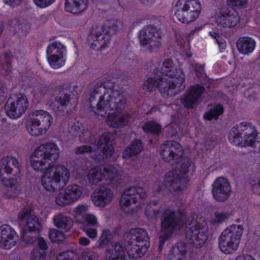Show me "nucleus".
I'll use <instances>...</instances> for the list:
<instances>
[{
	"instance_id": "1",
	"label": "nucleus",
	"mask_w": 260,
	"mask_h": 260,
	"mask_svg": "<svg viewBox=\"0 0 260 260\" xmlns=\"http://www.w3.org/2000/svg\"><path fill=\"white\" fill-rule=\"evenodd\" d=\"M59 150L54 143H46L39 146L30 158V164L36 171L44 172L41 183L44 188L54 192L63 187L70 178V171L61 165H51L59 157Z\"/></svg>"
},
{
	"instance_id": "2",
	"label": "nucleus",
	"mask_w": 260,
	"mask_h": 260,
	"mask_svg": "<svg viewBox=\"0 0 260 260\" xmlns=\"http://www.w3.org/2000/svg\"><path fill=\"white\" fill-rule=\"evenodd\" d=\"M89 101L92 111L103 117L108 115L110 111H120L127 104L123 94L111 82L97 86L91 92Z\"/></svg>"
},
{
	"instance_id": "3",
	"label": "nucleus",
	"mask_w": 260,
	"mask_h": 260,
	"mask_svg": "<svg viewBox=\"0 0 260 260\" xmlns=\"http://www.w3.org/2000/svg\"><path fill=\"white\" fill-rule=\"evenodd\" d=\"M121 25L120 21L111 19L106 21L102 27L98 26L92 27L88 39L90 47L95 50H101L107 47L111 37L117 32Z\"/></svg>"
},
{
	"instance_id": "4",
	"label": "nucleus",
	"mask_w": 260,
	"mask_h": 260,
	"mask_svg": "<svg viewBox=\"0 0 260 260\" xmlns=\"http://www.w3.org/2000/svg\"><path fill=\"white\" fill-rule=\"evenodd\" d=\"M127 243L126 249L119 242L112 243L111 247L107 250V260H125V250L131 259L140 258L146 253L148 247L129 240Z\"/></svg>"
},
{
	"instance_id": "5",
	"label": "nucleus",
	"mask_w": 260,
	"mask_h": 260,
	"mask_svg": "<svg viewBox=\"0 0 260 260\" xmlns=\"http://www.w3.org/2000/svg\"><path fill=\"white\" fill-rule=\"evenodd\" d=\"M182 214L177 211L168 209L162 210L161 216V232L159 237V248L161 249L164 243L183 224Z\"/></svg>"
},
{
	"instance_id": "6",
	"label": "nucleus",
	"mask_w": 260,
	"mask_h": 260,
	"mask_svg": "<svg viewBox=\"0 0 260 260\" xmlns=\"http://www.w3.org/2000/svg\"><path fill=\"white\" fill-rule=\"evenodd\" d=\"M185 238L187 242L198 248L201 247L207 240L208 228L204 218H197L189 222L185 227Z\"/></svg>"
},
{
	"instance_id": "7",
	"label": "nucleus",
	"mask_w": 260,
	"mask_h": 260,
	"mask_svg": "<svg viewBox=\"0 0 260 260\" xmlns=\"http://www.w3.org/2000/svg\"><path fill=\"white\" fill-rule=\"evenodd\" d=\"M119 169L113 166H96L88 171L87 178L91 185L110 184L119 179Z\"/></svg>"
},
{
	"instance_id": "8",
	"label": "nucleus",
	"mask_w": 260,
	"mask_h": 260,
	"mask_svg": "<svg viewBox=\"0 0 260 260\" xmlns=\"http://www.w3.org/2000/svg\"><path fill=\"white\" fill-rule=\"evenodd\" d=\"M256 138L255 127L248 122L235 125L229 134V139L232 143L242 147L252 146Z\"/></svg>"
},
{
	"instance_id": "9",
	"label": "nucleus",
	"mask_w": 260,
	"mask_h": 260,
	"mask_svg": "<svg viewBox=\"0 0 260 260\" xmlns=\"http://www.w3.org/2000/svg\"><path fill=\"white\" fill-rule=\"evenodd\" d=\"M243 228L241 225L233 224L221 233L218 239L220 249L225 254H231L236 251L239 247Z\"/></svg>"
},
{
	"instance_id": "10",
	"label": "nucleus",
	"mask_w": 260,
	"mask_h": 260,
	"mask_svg": "<svg viewBox=\"0 0 260 260\" xmlns=\"http://www.w3.org/2000/svg\"><path fill=\"white\" fill-rule=\"evenodd\" d=\"M202 10L199 0H178L174 7L176 17L179 21L189 23L194 21Z\"/></svg>"
},
{
	"instance_id": "11",
	"label": "nucleus",
	"mask_w": 260,
	"mask_h": 260,
	"mask_svg": "<svg viewBox=\"0 0 260 260\" xmlns=\"http://www.w3.org/2000/svg\"><path fill=\"white\" fill-rule=\"evenodd\" d=\"M193 166L192 161L189 159H185L181 165L179 172L173 170L168 172L165 176L164 187L170 191L174 190L180 191L184 188L183 180L185 179V175L190 171H193Z\"/></svg>"
},
{
	"instance_id": "12",
	"label": "nucleus",
	"mask_w": 260,
	"mask_h": 260,
	"mask_svg": "<svg viewBox=\"0 0 260 260\" xmlns=\"http://www.w3.org/2000/svg\"><path fill=\"white\" fill-rule=\"evenodd\" d=\"M176 77L161 76L159 83V92L165 98L175 95L185 89L184 75L182 70H179Z\"/></svg>"
},
{
	"instance_id": "13",
	"label": "nucleus",
	"mask_w": 260,
	"mask_h": 260,
	"mask_svg": "<svg viewBox=\"0 0 260 260\" xmlns=\"http://www.w3.org/2000/svg\"><path fill=\"white\" fill-rule=\"evenodd\" d=\"M146 197V193L143 188L140 186H132L125 189L119 201L121 210L125 213L133 211L132 206L141 203Z\"/></svg>"
},
{
	"instance_id": "14",
	"label": "nucleus",
	"mask_w": 260,
	"mask_h": 260,
	"mask_svg": "<svg viewBox=\"0 0 260 260\" xmlns=\"http://www.w3.org/2000/svg\"><path fill=\"white\" fill-rule=\"evenodd\" d=\"M28 107V100L24 94H15L8 99L5 110L9 117L16 119L21 117Z\"/></svg>"
},
{
	"instance_id": "15",
	"label": "nucleus",
	"mask_w": 260,
	"mask_h": 260,
	"mask_svg": "<svg viewBox=\"0 0 260 260\" xmlns=\"http://www.w3.org/2000/svg\"><path fill=\"white\" fill-rule=\"evenodd\" d=\"M160 154L164 161L171 165H176L181 160L183 151L179 143L168 141L161 146Z\"/></svg>"
},
{
	"instance_id": "16",
	"label": "nucleus",
	"mask_w": 260,
	"mask_h": 260,
	"mask_svg": "<svg viewBox=\"0 0 260 260\" xmlns=\"http://www.w3.org/2000/svg\"><path fill=\"white\" fill-rule=\"evenodd\" d=\"M139 40L141 45H148L147 51L149 52L160 45V34L152 25H146L140 30Z\"/></svg>"
},
{
	"instance_id": "17",
	"label": "nucleus",
	"mask_w": 260,
	"mask_h": 260,
	"mask_svg": "<svg viewBox=\"0 0 260 260\" xmlns=\"http://www.w3.org/2000/svg\"><path fill=\"white\" fill-rule=\"evenodd\" d=\"M66 47L61 43L54 42L49 44L47 49V59L50 66L54 69H58L65 63L64 54Z\"/></svg>"
},
{
	"instance_id": "18",
	"label": "nucleus",
	"mask_w": 260,
	"mask_h": 260,
	"mask_svg": "<svg viewBox=\"0 0 260 260\" xmlns=\"http://www.w3.org/2000/svg\"><path fill=\"white\" fill-rule=\"evenodd\" d=\"M212 193L217 201H226L231 193V187L228 179L222 177L217 178L212 185Z\"/></svg>"
},
{
	"instance_id": "19",
	"label": "nucleus",
	"mask_w": 260,
	"mask_h": 260,
	"mask_svg": "<svg viewBox=\"0 0 260 260\" xmlns=\"http://www.w3.org/2000/svg\"><path fill=\"white\" fill-rule=\"evenodd\" d=\"M18 235L15 230L9 224H5L0 226V247L9 250L17 243Z\"/></svg>"
},
{
	"instance_id": "20",
	"label": "nucleus",
	"mask_w": 260,
	"mask_h": 260,
	"mask_svg": "<svg viewBox=\"0 0 260 260\" xmlns=\"http://www.w3.org/2000/svg\"><path fill=\"white\" fill-rule=\"evenodd\" d=\"M53 90L55 104H57L54 110L57 112L58 115H63L69 111L67 105L71 100L70 91L63 89L59 86L53 87Z\"/></svg>"
},
{
	"instance_id": "21",
	"label": "nucleus",
	"mask_w": 260,
	"mask_h": 260,
	"mask_svg": "<svg viewBox=\"0 0 260 260\" xmlns=\"http://www.w3.org/2000/svg\"><path fill=\"white\" fill-rule=\"evenodd\" d=\"M205 92V88L200 85L191 86L186 91L185 96L182 99V103L187 109L193 108V106L201 99Z\"/></svg>"
},
{
	"instance_id": "22",
	"label": "nucleus",
	"mask_w": 260,
	"mask_h": 260,
	"mask_svg": "<svg viewBox=\"0 0 260 260\" xmlns=\"http://www.w3.org/2000/svg\"><path fill=\"white\" fill-rule=\"evenodd\" d=\"M126 105L120 111H110L108 115L106 116H108L107 123L110 127L120 128L127 125L131 116L128 113H122Z\"/></svg>"
},
{
	"instance_id": "23",
	"label": "nucleus",
	"mask_w": 260,
	"mask_h": 260,
	"mask_svg": "<svg viewBox=\"0 0 260 260\" xmlns=\"http://www.w3.org/2000/svg\"><path fill=\"white\" fill-rule=\"evenodd\" d=\"M113 135L109 133H105L99 137L97 145L101 148V151L103 154L100 156H96L94 159L100 160L104 157H111L114 153V147L112 145Z\"/></svg>"
},
{
	"instance_id": "24",
	"label": "nucleus",
	"mask_w": 260,
	"mask_h": 260,
	"mask_svg": "<svg viewBox=\"0 0 260 260\" xmlns=\"http://www.w3.org/2000/svg\"><path fill=\"white\" fill-rule=\"evenodd\" d=\"M92 200L94 205L100 207H104L109 204L113 197L111 190L108 188H101L98 192L92 196Z\"/></svg>"
},
{
	"instance_id": "25",
	"label": "nucleus",
	"mask_w": 260,
	"mask_h": 260,
	"mask_svg": "<svg viewBox=\"0 0 260 260\" xmlns=\"http://www.w3.org/2000/svg\"><path fill=\"white\" fill-rule=\"evenodd\" d=\"M20 165L18 160L11 156H7L1 159L0 162V176H3L4 173L11 174L13 171L15 173L19 172Z\"/></svg>"
},
{
	"instance_id": "26",
	"label": "nucleus",
	"mask_w": 260,
	"mask_h": 260,
	"mask_svg": "<svg viewBox=\"0 0 260 260\" xmlns=\"http://www.w3.org/2000/svg\"><path fill=\"white\" fill-rule=\"evenodd\" d=\"M29 117L35 122L45 127L46 130L49 128L52 122L51 115L48 112L42 110L31 112L29 113Z\"/></svg>"
},
{
	"instance_id": "27",
	"label": "nucleus",
	"mask_w": 260,
	"mask_h": 260,
	"mask_svg": "<svg viewBox=\"0 0 260 260\" xmlns=\"http://www.w3.org/2000/svg\"><path fill=\"white\" fill-rule=\"evenodd\" d=\"M20 220L26 219V222L23 229L38 231L40 224L38 218L32 214H30L28 209L22 210L18 214Z\"/></svg>"
},
{
	"instance_id": "28",
	"label": "nucleus",
	"mask_w": 260,
	"mask_h": 260,
	"mask_svg": "<svg viewBox=\"0 0 260 260\" xmlns=\"http://www.w3.org/2000/svg\"><path fill=\"white\" fill-rule=\"evenodd\" d=\"M127 238L128 240L137 242L141 245H145V246H149V237L146 231L140 228H136L132 229L129 231Z\"/></svg>"
},
{
	"instance_id": "29",
	"label": "nucleus",
	"mask_w": 260,
	"mask_h": 260,
	"mask_svg": "<svg viewBox=\"0 0 260 260\" xmlns=\"http://www.w3.org/2000/svg\"><path fill=\"white\" fill-rule=\"evenodd\" d=\"M87 0H66V11L74 14H79L87 8Z\"/></svg>"
},
{
	"instance_id": "30",
	"label": "nucleus",
	"mask_w": 260,
	"mask_h": 260,
	"mask_svg": "<svg viewBox=\"0 0 260 260\" xmlns=\"http://www.w3.org/2000/svg\"><path fill=\"white\" fill-rule=\"evenodd\" d=\"M53 221L56 227L64 231H69L73 225L72 218L64 213L56 214L53 218Z\"/></svg>"
},
{
	"instance_id": "31",
	"label": "nucleus",
	"mask_w": 260,
	"mask_h": 260,
	"mask_svg": "<svg viewBox=\"0 0 260 260\" xmlns=\"http://www.w3.org/2000/svg\"><path fill=\"white\" fill-rule=\"evenodd\" d=\"M236 46L240 53L248 55L254 49L255 42L254 40L250 37H241L237 41Z\"/></svg>"
},
{
	"instance_id": "32",
	"label": "nucleus",
	"mask_w": 260,
	"mask_h": 260,
	"mask_svg": "<svg viewBox=\"0 0 260 260\" xmlns=\"http://www.w3.org/2000/svg\"><path fill=\"white\" fill-rule=\"evenodd\" d=\"M186 247L184 243L178 242L174 245L169 254V260H186Z\"/></svg>"
},
{
	"instance_id": "33",
	"label": "nucleus",
	"mask_w": 260,
	"mask_h": 260,
	"mask_svg": "<svg viewBox=\"0 0 260 260\" xmlns=\"http://www.w3.org/2000/svg\"><path fill=\"white\" fill-rule=\"evenodd\" d=\"M181 69H177L174 67L173 60L171 59H165L162 62V66L159 72L164 77H176L178 72Z\"/></svg>"
},
{
	"instance_id": "34",
	"label": "nucleus",
	"mask_w": 260,
	"mask_h": 260,
	"mask_svg": "<svg viewBox=\"0 0 260 260\" xmlns=\"http://www.w3.org/2000/svg\"><path fill=\"white\" fill-rule=\"evenodd\" d=\"M239 19L237 15L235 14H221L218 16L216 22L218 26L223 28L235 26Z\"/></svg>"
},
{
	"instance_id": "35",
	"label": "nucleus",
	"mask_w": 260,
	"mask_h": 260,
	"mask_svg": "<svg viewBox=\"0 0 260 260\" xmlns=\"http://www.w3.org/2000/svg\"><path fill=\"white\" fill-rule=\"evenodd\" d=\"M71 203L76 202L81 196L82 191L80 186L76 185L68 186L64 191Z\"/></svg>"
},
{
	"instance_id": "36",
	"label": "nucleus",
	"mask_w": 260,
	"mask_h": 260,
	"mask_svg": "<svg viewBox=\"0 0 260 260\" xmlns=\"http://www.w3.org/2000/svg\"><path fill=\"white\" fill-rule=\"evenodd\" d=\"M143 149L142 142L140 140H135L128 147L123 153V157L128 159L130 157L139 154Z\"/></svg>"
},
{
	"instance_id": "37",
	"label": "nucleus",
	"mask_w": 260,
	"mask_h": 260,
	"mask_svg": "<svg viewBox=\"0 0 260 260\" xmlns=\"http://www.w3.org/2000/svg\"><path fill=\"white\" fill-rule=\"evenodd\" d=\"M26 128L28 133L34 136H39L44 134L47 130L32 119H29L26 125Z\"/></svg>"
},
{
	"instance_id": "38",
	"label": "nucleus",
	"mask_w": 260,
	"mask_h": 260,
	"mask_svg": "<svg viewBox=\"0 0 260 260\" xmlns=\"http://www.w3.org/2000/svg\"><path fill=\"white\" fill-rule=\"evenodd\" d=\"M161 76L157 75L153 77L148 78L144 83L143 88L147 91H151L156 88L159 89V83L161 82Z\"/></svg>"
},
{
	"instance_id": "39",
	"label": "nucleus",
	"mask_w": 260,
	"mask_h": 260,
	"mask_svg": "<svg viewBox=\"0 0 260 260\" xmlns=\"http://www.w3.org/2000/svg\"><path fill=\"white\" fill-rule=\"evenodd\" d=\"M38 231L23 229L21 233V238L25 243L31 245L38 239Z\"/></svg>"
},
{
	"instance_id": "40",
	"label": "nucleus",
	"mask_w": 260,
	"mask_h": 260,
	"mask_svg": "<svg viewBox=\"0 0 260 260\" xmlns=\"http://www.w3.org/2000/svg\"><path fill=\"white\" fill-rule=\"evenodd\" d=\"M78 223L81 224L82 227L84 226L97 227L98 226L97 217L93 214H85L82 220L78 219Z\"/></svg>"
},
{
	"instance_id": "41",
	"label": "nucleus",
	"mask_w": 260,
	"mask_h": 260,
	"mask_svg": "<svg viewBox=\"0 0 260 260\" xmlns=\"http://www.w3.org/2000/svg\"><path fill=\"white\" fill-rule=\"evenodd\" d=\"M223 112V108L220 105H216L211 107L207 112H206L204 117L208 120H211L212 119H216L219 115L221 114Z\"/></svg>"
},
{
	"instance_id": "42",
	"label": "nucleus",
	"mask_w": 260,
	"mask_h": 260,
	"mask_svg": "<svg viewBox=\"0 0 260 260\" xmlns=\"http://www.w3.org/2000/svg\"><path fill=\"white\" fill-rule=\"evenodd\" d=\"M48 88L44 83H38L35 85L31 91V94L37 99H41L48 91Z\"/></svg>"
},
{
	"instance_id": "43",
	"label": "nucleus",
	"mask_w": 260,
	"mask_h": 260,
	"mask_svg": "<svg viewBox=\"0 0 260 260\" xmlns=\"http://www.w3.org/2000/svg\"><path fill=\"white\" fill-rule=\"evenodd\" d=\"M230 214L228 212L216 211L213 217L211 220L212 224H219L226 221L230 217Z\"/></svg>"
},
{
	"instance_id": "44",
	"label": "nucleus",
	"mask_w": 260,
	"mask_h": 260,
	"mask_svg": "<svg viewBox=\"0 0 260 260\" xmlns=\"http://www.w3.org/2000/svg\"><path fill=\"white\" fill-rule=\"evenodd\" d=\"M145 132H149L155 135H158L160 133V126L155 122L149 121L145 123L142 126Z\"/></svg>"
},
{
	"instance_id": "45",
	"label": "nucleus",
	"mask_w": 260,
	"mask_h": 260,
	"mask_svg": "<svg viewBox=\"0 0 260 260\" xmlns=\"http://www.w3.org/2000/svg\"><path fill=\"white\" fill-rule=\"evenodd\" d=\"M2 183L5 186L9 187L12 191H14V193H16L18 191L19 184L15 179H6L3 176H0Z\"/></svg>"
},
{
	"instance_id": "46",
	"label": "nucleus",
	"mask_w": 260,
	"mask_h": 260,
	"mask_svg": "<svg viewBox=\"0 0 260 260\" xmlns=\"http://www.w3.org/2000/svg\"><path fill=\"white\" fill-rule=\"evenodd\" d=\"M109 231L108 230L104 231L102 232L95 245L96 248L99 249H103L108 245L109 242Z\"/></svg>"
},
{
	"instance_id": "47",
	"label": "nucleus",
	"mask_w": 260,
	"mask_h": 260,
	"mask_svg": "<svg viewBox=\"0 0 260 260\" xmlns=\"http://www.w3.org/2000/svg\"><path fill=\"white\" fill-rule=\"evenodd\" d=\"M84 132V130L82 128L79 123H74L69 129V132L71 136L73 137H78L80 139L83 137V134Z\"/></svg>"
},
{
	"instance_id": "48",
	"label": "nucleus",
	"mask_w": 260,
	"mask_h": 260,
	"mask_svg": "<svg viewBox=\"0 0 260 260\" xmlns=\"http://www.w3.org/2000/svg\"><path fill=\"white\" fill-rule=\"evenodd\" d=\"M55 202L57 205L61 207L71 204L68 197L66 195L65 192H59L56 194L55 198Z\"/></svg>"
},
{
	"instance_id": "49",
	"label": "nucleus",
	"mask_w": 260,
	"mask_h": 260,
	"mask_svg": "<svg viewBox=\"0 0 260 260\" xmlns=\"http://www.w3.org/2000/svg\"><path fill=\"white\" fill-rule=\"evenodd\" d=\"M49 237L50 240L54 242H61L65 239L64 234L56 229L50 230Z\"/></svg>"
},
{
	"instance_id": "50",
	"label": "nucleus",
	"mask_w": 260,
	"mask_h": 260,
	"mask_svg": "<svg viewBox=\"0 0 260 260\" xmlns=\"http://www.w3.org/2000/svg\"><path fill=\"white\" fill-rule=\"evenodd\" d=\"M87 210V206L84 205H80L74 209L75 220L77 223H78V219L82 220L84 215L87 214L86 213Z\"/></svg>"
},
{
	"instance_id": "51",
	"label": "nucleus",
	"mask_w": 260,
	"mask_h": 260,
	"mask_svg": "<svg viewBox=\"0 0 260 260\" xmlns=\"http://www.w3.org/2000/svg\"><path fill=\"white\" fill-rule=\"evenodd\" d=\"M249 0H227L228 4L231 7L240 9L247 7Z\"/></svg>"
},
{
	"instance_id": "52",
	"label": "nucleus",
	"mask_w": 260,
	"mask_h": 260,
	"mask_svg": "<svg viewBox=\"0 0 260 260\" xmlns=\"http://www.w3.org/2000/svg\"><path fill=\"white\" fill-rule=\"evenodd\" d=\"M76 253L73 251H68L59 253L56 258L57 260H76Z\"/></svg>"
},
{
	"instance_id": "53",
	"label": "nucleus",
	"mask_w": 260,
	"mask_h": 260,
	"mask_svg": "<svg viewBox=\"0 0 260 260\" xmlns=\"http://www.w3.org/2000/svg\"><path fill=\"white\" fill-rule=\"evenodd\" d=\"M162 210L155 209L151 206H147L145 210V215L149 219H155L158 217Z\"/></svg>"
},
{
	"instance_id": "54",
	"label": "nucleus",
	"mask_w": 260,
	"mask_h": 260,
	"mask_svg": "<svg viewBox=\"0 0 260 260\" xmlns=\"http://www.w3.org/2000/svg\"><path fill=\"white\" fill-rule=\"evenodd\" d=\"M96 228V227H88L87 226L82 227V230L91 239H95L97 237L98 231Z\"/></svg>"
},
{
	"instance_id": "55",
	"label": "nucleus",
	"mask_w": 260,
	"mask_h": 260,
	"mask_svg": "<svg viewBox=\"0 0 260 260\" xmlns=\"http://www.w3.org/2000/svg\"><path fill=\"white\" fill-rule=\"evenodd\" d=\"M46 252L40 250L34 249L31 253V260H45Z\"/></svg>"
},
{
	"instance_id": "56",
	"label": "nucleus",
	"mask_w": 260,
	"mask_h": 260,
	"mask_svg": "<svg viewBox=\"0 0 260 260\" xmlns=\"http://www.w3.org/2000/svg\"><path fill=\"white\" fill-rule=\"evenodd\" d=\"M82 256L85 260H99L98 254L93 251L85 250L82 253Z\"/></svg>"
},
{
	"instance_id": "57",
	"label": "nucleus",
	"mask_w": 260,
	"mask_h": 260,
	"mask_svg": "<svg viewBox=\"0 0 260 260\" xmlns=\"http://www.w3.org/2000/svg\"><path fill=\"white\" fill-rule=\"evenodd\" d=\"M75 151L76 154H84L92 152V149L90 146L83 145L76 147Z\"/></svg>"
},
{
	"instance_id": "58",
	"label": "nucleus",
	"mask_w": 260,
	"mask_h": 260,
	"mask_svg": "<svg viewBox=\"0 0 260 260\" xmlns=\"http://www.w3.org/2000/svg\"><path fill=\"white\" fill-rule=\"evenodd\" d=\"M56 0H34L35 4L40 8H46L52 4Z\"/></svg>"
},
{
	"instance_id": "59",
	"label": "nucleus",
	"mask_w": 260,
	"mask_h": 260,
	"mask_svg": "<svg viewBox=\"0 0 260 260\" xmlns=\"http://www.w3.org/2000/svg\"><path fill=\"white\" fill-rule=\"evenodd\" d=\"M13 58V55L10 51H7L5 54V59L7 65V69L6 72L8 73L10 69L11 68V62Z\"/></svg>"
},
{
	"instance_id": "60",
	"label": "nucleus",
	"mask_w": 260,
	"mask_h": 260,
	"mask_svg": "<svg viewBox=\"0 0 260 260\" xmlns=\"http://www.w3.org/2000/svg\"><path fill=\"white\" fill-rule=\"evenodd\" d=\"M192 68L193 71L196 73L197 76H201L204 74V67L203 66L196 63L192 64Z\"/></svg>"
},
{
	"instance_id": "61",
	"label": "nucleus",
	"mask_w": 260,
	"mask_h": 260,
	"mask_svg": "<svg viewBox=\"0 0 260 260\" xmlns=\"http://www.w3.org/2000/svg\"><path fill=\"white\" fill-rule=\"evenodd\" d=\"M38 245L40 249L42 250H46L48 248L46 242L42 238H38Z\"/></svg>"
},
{
	"instance_id": "62",
	"label": "nucleus",
	"mask_w": 260,
	"mask_h": 260,
	"mask_svg": "<svg viewBox=\"0 0 260 260\" xmlns=\"http://www.w3.org/2000/svg\"><path fill=\"white\" fill-rule=\"evenodd\" d=\"M6 4L11 7H15L19 5L23 0H3Z\"/></svg>"
},
{
	"instance_id": "63",
	"label": "nucleus",
	"mask_w": 260,
	"mask_h": 260,
	"mask_svg": "<svg viewBox=\"0 0 260 260\" xmlns=\"http://www.w3.org/2000/svg\"><path fill=\"white\" fill-rule=\"evenodd\" d=\"M251 187L254 193L260 194V179L257 182L252 184Z\"/></svg>"
},
{
	"instance_id": "64",
	"label": "nucleus",
	"mask_w": 260,
	"mask_h": 260,
	"mask_svg": "<svg viewBox=\"0 0 260 260\" xmlns=\"http://www.w3.org/2000/svg\"><path fill=\"white\" fill-rule=\"evenodd\" d=\"M251 147H253L255 152H260V137L256 138Z\"/></svg>"
}]
</instances>
